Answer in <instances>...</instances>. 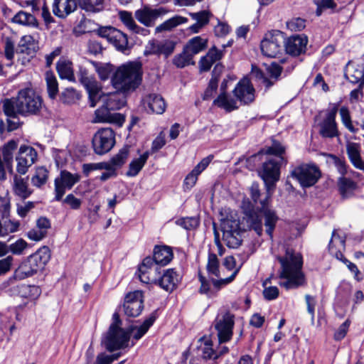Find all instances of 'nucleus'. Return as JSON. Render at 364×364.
I'll use <instances>...</instances> for the list:
<instances>
[{"mask_svg": "<svg viewBox=\"0 0 364 364\" xmlns=\"http://www.w3.org/2000/svg\"><path fill=\"white\" fill-rule=\"evenodd\" d=\"M145 164L139 158L134 159L129 165V170L126 175L129 177L136 176L142 169Z\"/></svg>", "mask_w": 364, "mask_h": 364, "instance_id": "62", "label": "nucleus"}, {"mask_svg": "<svg viewBox=\"0 0 364 364\" xmlns=\"http://www.w3.org/2000/svg\"><path fill=\"white\" fill-rule=\"evenodd\" d=\"M20 114H16V116H6V123H4L3 120L0 121V134L2 135L4 132L6 130L8 132L16 130L20 124V119L18 117Z\"/></svg>", "mask_w": 364, "mask_h": 364, "instance_id": "48", "label": "nucleus"}, {"mask_svg": "<svg viewBox=\"0 0 364 364\" xmlns=\"http://www.w3.org/2000/svg\"><path fill=\"white\" fill-rule=\"evenodd\" d=\"M42 97L31 87L19 90L16 97L2 101V109L6 116L23 117L38 114L43 107Z\"/></svg>", "mask_w": 364, "mask_h": 364, "instance_id": "3", "label": "nucleus"}, {"mask_svg": "<svg viewBox=\"0 0 364 364\" xmlns=\"http://www.w3.org/2000/svg\"><path fill=\"white\" fill-rule=\"evenodd\" d=\"M234 96L242 104L249 105L255 98V90L247 78L240 80L233 90Z\"/></svg>", "mask_w": 364, "mask_h": 364, "instance_id": "17", "label": "nucleus"}, {"mask_svg": "<svg viewBox=\"0 0 364 364\" xmlns=\"http://www.w3.org/2000/svg\"><path fill=\"white\" fill-rule=\"evenodd\" d=\"M79 80L88 93L90 107H95L101 98L102 87L100 85L88 70L83 67L80 68Z\"/></svg>", "mask_w": 364, "mask_h": 364, "instance_id": "11", "label": "nucleus"}, {"mask_svg": "<svg viewBox=\"0 0 364 364\" xmlns=\"http://www.w3.org/2000/svg\"><path fill=\"white\" fill-rule=\"evenodd\" d=\"M47 91L50 98L55 99L58 92V83L55 76L51 72L46 74Z\"/></svg>", "mask_w": 364, "mask_h": 364, "instance_id": "50", "label": "nucleus"}, {"mask_svg": "<svg viewBox=\"0 0 364 364\" xmlns=\"http://www.w3.org/2000/svg\"><path fill=\"white\" fill-rule=\"evenodd\" d=\"M188 21V19L186 17L176 15L172 18L165 21L163 23L156 26L155 28V33H161L163 31H171L175 27L186 23Z\"/></svg>", "mask_w": 364, "mask_h": 364, "instance_id": "41", "label": "nucleus"}, {"mask_svg": "<svg viewBox=\"0 0 364 364\" xmlns=\"http://www.w3.org/2000/svg\"><path fill=\"white\" fill-rule=\"evenodd\" d=\"M347 154L352 164L358 169L364 171V162L360 157V146L356 143L347 146Z\"/></svg>", "mask_w": 364, "mask_h": 364, "instance_id": "38", "label": "nucleus"}, {"mask_svg": "<svg viewBox=\"0 0 364 364\" xmlns=\"http://www.w3.org/2000/svg\"><path fill=\"white\" fill-rule=\"evenodd\" d=\"M36 47L35 40L31 36H23L20 39L16 50L12 40L7 38L5 41L4 55L6 58L11 61L14 59L15 51L17 54L26 55V57L18 59L22 65H26L35 56Z\"/></svg>", "mask_w": 364, "mask_h": 364, "instance_id": "7", "label": "nucleus"}, {"mask_svg": "<svg viewBox=\"0 0 364 364\" xmlns=\"http://www.w3.org/2000/svg\"><path fill=\"white\" fill-rule=\"evenodd\" d=\"M144 105L149 108V112L157 114H163L166 110V103L163 97L158 94L152 93L144 99Z\"/></svg>", "mask_w": 364, "mask_h": 364, "instance_id": "27", "label": "nucleus"}, {"mask_svg": "<svg viewBox=\"0 0 364 364\" xmlns=\"http://www.w3.org/2000/svg\"><path fill=\"white\" fill-rule=\"evenodd\" d=\"M38 154L34 148L31 146L22 145L18 149L16 161L17 162L16 171L24 175L37 160Z\"/></svg>", "mask_w": 364, "mask_h": 364, "instance_id": "14", "label": "nucleus"}, {"mask_svg": "<svg viewBox=\"0 0 364 364\" xmlns=\"http://www.w3.org/2000/svg\"><path fill=\"white\" fill-rule=\"evenodd\" d=\"M14 182V191L16 195L22 199H26L30 196L32 191L28 188V183L23 178L15 174Z\"/></svg>", "mask_w": 364, "mask_h": 364, "instance_id": "42", "label": "nucleus"}, {"mask_svg": "<svg viewBox=\"0 0 364 364\" xmlns=\"http://www.w3.org/2000/svg\"><path fill=\"white\" fill-rule=\"evenodd\" d=\"M166 13V11L164 8L150 9L149 7H144L136 11L135 18L144 26L151 27L155 24L156 19Z\"/></svg>", "mask_w": 364, "mask_h": 364, "instance_id": "22", "label": "nucleus"}, {"mask_svg": "<svg viewBox=\"0 0 364 364\" xmlns=\"http://www.w3.org/2000/svg\"><path fill=\"white\" fill-rule=\"evenodd\" d=\"M102 101L111 111L121 109L125 105L124 97L117 92L103 95L101 92V98L98 102Z\"/></svg>", "mask_w": 364, "mask_h": 364, "instance_id": "34", "label": "nucleus"}, {"mask_svg": "<svg viewBox=\"0 0 364 364\" xmlns=\"http://www.w3.org/2000/svg\"><path fill=\"white\" fill-rule=\"evenodd\" d=\"M115 144V134L111 128H103L98 130L92 140V148L97 155H103L109 152Z\"/></svg>", "mask_w": 364, "mask_h": 364, "instance_id": "12", "label": "nucleus"}, {"mask_svg": "<svg viewBox=\"0 0 364 364\" xmlns=\"http://www.w3.org/2000/svg\"><path fill=\"white\" fill-rule=\"evenodd\" d=\"M223 240L230 248H237L242 243L240 232L223 233Z\"/></svg>", "mask_w": 364, "mask_h": 364, "instance_id": "53", "label": "nucleus"}, {"mask_svg": "<svg viewBox=\"0 0 364 364\" xmlns=\"http://www.w3.org/2000/svg\"><path fill=\"white\" fill-rule=\"evenodd\" d=\"M250 196L255 204L257 205L259 202L260 206H257V210H255L250 203L244 202L242 204L244 213L242 221L249 230H253L257 235L260 236L263 232L262 219L264 218L265 220V218L261 213L262 205L260 202L262 200H259L260 191L258 183H253L250 188Z\"/></svg>", "mask_w": 364, "mask_h": 364, "instance_id": "6", "label": "nucleus"}, {"mask_svg": "<svg viewBox=\"0 0 364 364\" xmlns=\"http://www.w3.org/2000/svg\"><path fill=\"white\" fill-rule=\"evenodd\" d=\"M341 121L343 125L348 129L350 132L355 133L357 132V129H355L351 121V117L350 114V111L347 107H342L339 109Z\"/></svg>", "mask_w": 364, "mask_h": 364, "instance_id": "57", "label": "nucleus"}, {"mask_svg": "<svg viewBox=\"0 0 364 364\" xmlns=\"http://www.w3.org/2000/svg\"><path fill=\"white\" fill-rule=\"evenodd\" d=\"M175 47L176 43L171 40L151 39L146 45L144 53L145 55H163L167 58L173 53Z\"/></svg>", "mask_w": 364, "mask_h": 364, "instance_id": "15", "label": "nucleus"}, {"mask_svg": "<svg viewBox=\"0 0 364 364\" xmlns=\"http://www.w3.org/2000/svg\"><path fill=\"white\" fill-rule=\"evenodd\" d=\"M277 259L282 266L279 277L287 279L284 282H280L279 285L287 289L301 286L304 282V275L301 271L303 266L301 255L287 247L285 250V255L278 256Z\"/></svg>", "mask_w": 364, "mask_h": 364, "instance_id": "4", "label": "nucleus"}, {"mask_svg": "<svg viewBox=\"0 0 364 364\" xmlns=\"http://www.w3.org/2000/svg\"><path fill=\"white\" fill-rule=\"evenodd\" d=\"M157 318V311H153L140 326H131L127 331L122 328V321L118 313L112 316V322L102 340V343L109 352L124 348L132 333L133 338L140 339L154 324Z\"/></svg>", "mask_w": 364, "mask_h": 364, "instance_id": "2", "label": "nucleus"}, {"mask_svg": "<svg viewBox=\"0 0 364 364\" xmlns=\"http://www.w3.org/2000/svg\"><path fill=\"white\" fill-rule=\"evenodd\" d=\"M142 80L141 64L139 62H129L118 67L112 76V84L122 92L134 90Z\"/></svg>", "mask_w": 364, "mask_h": 364, "instance_id": "5", "label": "nucleus"}, {"mask_svg": "<svg viewBox=\"0 0 364 364\" xmlns=\"http://www.w3.org/2000/svg\"><path fill=\"white\" fill-rule=\"evenodd\" d=\"M189 16L193 20L205 26L209 23L211 14L209 11L203 10L199 12L189 13Z\"/></svg>", "mask_w": 364, "mask_h": 364, "instance_id": "61", "label": "nucleus"}, {"mask_svg": "<svg viewBox=\"0 0 364 364\" xmlns=\"http://www.w3.org/2000/svg\"><path fill=\"white\" fill-rule=\"evenodd\" d=\"M206 269L209 275L220 277L219 260L215 254L209 253Z\"/></svg>", "mask_w": 364, "mask_h": 364, "instance_id": "55", "label": "nucleus"}, {"mask_svg": "<svg viewBox=\"0 0 364 364\" xmlns=\"http://www.w3.org/2000/svg\"><path fill=\"white\" fill-rule=\"evenodd\" d=\"M129 153V146H126L122 148L119 152L114 156L111 160L110 163H109L112 167L115 168L117 167H121L123 164H125Z\"/></svg>", "mask_w": 364, "mask_h": 364, "instance_id": "52", "label": "nucleus"}, {"mask_svg": "<svg viewBox=\"0 0 364 364\" xmlns=\"http://www.w3.org/2000/svg\"><path fill=\"white\" fill-rule=\"evenodd\" d=\"M38 271L33 266L30 260L27 258L23 261L14 272L15 279L22 280L36 274Z\"/></svg>", "mask_w": 364, "mask_h": 364, "instance_id": "39", "label": "nucleus"}, {"mask_svg": "<svg viewBox=\"0 0 364 364\" xmlns=\"http://www.w3.org/2000/svg\"><path fill=\"white\" fill-rule=\"evenodd\" d=\"M346 239L337 234L334 230L332 232L331 239L328 245V250L330 254L335 257L337 259H343V250H345Z\"/></svg>", "mask_w": 364, "mask_h": 364, "instance_id": "29", "label": "nucleus"}, {"mask_svg": "<svg viewBox=\"0 0 364 364\" xmlns=\"http://www.w3.org/2000/svg\"><path fill=\"white\" fill-rule=\"evenodd\" d=\"M20 223L18 221H13L9 219L0 220V237H5L9 233L18 230Z\"/></svg>", "mask_w": 364, "mask_h": 364, "instance_id": "49", "label": "nucleus"}, {"mask_svg": "<svg viewBox=\"0 0 364 364\" xmlns=\"http://www.w3.org/2000/svg\"><path fill=\"white\" fill-rule=\"evenodd\" d=\"M207 44L208 40L206 38L195 36L188 41L183 48L193 57L204 50L207 48Z\"/></svg>", "mask_w": 364, "mask_h": 364, "instance_id": "36", "label": "nucleus"}, {"mask_svg": "<svg viewBox=\"0 0 364 364\" xmlns=\"http://www.w3.org/2000/svg\"><path fill=\"white\" fill-rule=\"evenodd\" d=\"M328 156L331 159V162L336 166L339 173L342 176H344L347 173V165L346 161L333 154H328Z\"/></svg>", "mask_w": 364, "mask_h": 364, "instance_id": "63", "label": "nucleus"}, {"mask_svg": "<svg viewBox=\"0 0 364 364\" xmlns=\"http://www.w3.org/2000/svg\"><path fill=\"white\" fill-rule=\"evenodd\" d=\"M57 72L62 79H67L69 81H74L75 76L71 61L60 58L56 64Z\"/></svg>", "mask_w": 364, "mask_h": 364, "instance_id": "37", "label": "nucleus"}, {"mask_svg": "<svg viewBox=\"0 0 364 364\" xmlns=\"http://www.w3.org/2000/svg\"><path fill=\"white\" fill-rule=\"evenodd\" d=\"M17 147L18 142L12 139L2 146L1 152H0L3 158L2 161L4 162L6 168L11 173H13L14 153L17 149Z\"/></svg>", "mask_w": 364, "mask_h": 364, "instance_id": "33", "label": "nucleus"}, {"mask_svg": "<svg viewBox=\"0 0 364 364\" xmlns=\"http://www.w3.org/2000/svg\"><path fill=\"white\" fill-rule=\"evenodd\" d=\"M211 159L212 157L210 156L204 158L193 168V169L186 176L184 179V188L191 189L196 185L198 176L208 167Z\"/></svg>", "mask_w": 364, "mask_h": 364, "instance_id": "25", "label": "nucleus"}, {"mask_svg": "<svg viewBox=\"0 0 364 364\" xmlns=\"http://www.w3.org/2000/svg\"><path fill=\"white\" fill-rule=\"evenodd\" d=\"M193 57L183 48L181 53L176 55L173 58V63L177 68H182L190 64L193 65L194 62L193 61Z\"/></svg>", "mask_w": 364, "mask_h": 364, "instance_id": "54", "label": "nucleus"}, {"mask_svg": "<svg viewBox=\"0 0 364 364\" xmlns=\"http://www.w3.org/2000/svg\"><path fill=\"white\" fill-rule=\"evenodd\" d=\"M288 161L286 158H268L266 157L258 173L264 181L267 195L265 199L262 200L261 213L265 218L266 233L271 239L273 237V232L278 221V216L274 210L269 208V200L272 196V191L275 188L276 183L280 178V169L283 165H287Z\"/></svg>", "mask_w": 364, "mask_h": 364, "instance_id": "1", "label": "nucleus"}, {"mask_svg": "<svg viewBox=\"0 0 364 364\" xmlns=\"http://www.w3.org/2000/svg\"><path fill=\"white\" fill-rule=\"evenodd\" d=\"M286 151V148L277 140H272V144L271 146L267 147L265 151L263 150L259 151L257 154L252 155L250 157V160H255L260 156L264 155L265 154L267 155L266 157L268 158H285L284 154Z\"/></svg>", "mask_w": 364, "mask_h": 364, "instance_id": "31", "label": "nucleus"}, {"mask_svg": "<svg viewBox=\"0 0 364 364\" xmlns=\"http://www.w3.org/2000/svg\"><path fill=\"white\" fill-rule=\"evenodd\" d=\"M90 63L93 65L102 80H107L113 71V66L111 64H103L93 60H90Z\"/></svg>", "mask_w": 364, "mask_h": 364, "instance_id": "51", "label": "nucleus"}, {"mask_svg": "<svg viewBox=\"0 0 364 364\" xmlns=\"http://www.w3.org/2000/svg\"><path fill=\"white\" fill-rule=\"evenodd\" d=\"M48 177V171L44 167H39L36 169L34 176L31 178V183L36 187L44 185Z\"/></svg>", "mask_w": 364, "mask_h": 364, "instance_id": "56", "label": "nucleus"}, {"mask_svg": "<svg viewBox=\"0 0 364 364\" xmlns=\"http://www.w3.org/2000/svg\"><path fill=\"white\" fill-rule=\"evenodd\" d=\"M158 266V264H155L154 257H145L138 269L140 281L146 284L154 282L152 272L154 271V273H158L159 275L161 274Z\"/></svg>", "mask_w": 364, "mask_h": 364, "instance_id": "23", "label": "nucleus"}, {"mask_svg": "<svg viewBox=\"0 0 364 364\" xmlns=\"http://www.w3.org/2000/svg\"><path fill=\"white\" fill-rule=\"evenodd\" d=\"M214 104L219 107L225 109L228 112L232 111L237 108L236 101L228 96L225 92L221 93L215 100Z\"/></svg>", "mask_w": 364, "mask_h": 364, "instance_id": "46", "label": "nucleus"}, {"mask_svg": "<svg viewBox=\"0 0 364 364\" xmlns=\"http://www.w3.org/2000/svg\"><path fill=\"white\" fill-rule=\"evenodd\" d=\"M155 284L166 291L171 292L177 287L181 280L180 275L174 269H167L158 279L153 277Z\"/></svg>", "mask_w": 364, "mask_h": 364, "instance_id": "18", "label": "nucleus"}, {"mask_svg": "<svg viewBox=\"0 0 364 364\" xmlns=\"http://www.w3.org/2000/svg\"><path fill=\"white\" fill-rule=\"evenodd\" d=\"M267 70L269 75L274 80V81L266 77L260 70H256L255 73L257 78L262 80V82L265 86L266 89H269L274 84V82L278 80L282 73V68L278 63H272L268 66Z\"/></svg>", "mask_w": 364, "mask_h": 364, "instance_id": "26", "label": "nucleus"}, {"mask_svg": "<svg viewBox=\"0 0 364 364\" xmlns=\"http://www.w3.org/2000/svg\"><path fill=\"white\" fill-rule=\"evenodd\" d=\"M112 36L109 43H112L117 50L123 53L129 50L128 38L125 33L116 28Z\"/></svg>", "mask_w": 364, "mask_h": 364, "instance_id": "40", "label": "nucleus"}, {"mask_svg": "<svg viewBox=\"0 0 364 364\" xmlns=\"http://www.w3.org/2000/svg\"><path fill=\"white\" fill-rule=\"evenodd\" d=\"M337 185L338 191L343 199L352 197L357 188V184L355 181L344 176L338 178Z\"/></svg>", "mask_w": 364, "mask_h": 364, "instance_id": "35", "label": "nucleus"}, {"mask_svg": "<svg viewBox=\"0 0 364 364\" xmlns=\"http://www.w3.org/2000/svg\"><path fill=\"white\" fill-rule=\"evenodd\" d=\"M285 37L284 33L274 30L265 34L261 41L260 48L264 55L276 58L284 48Z\"/></svg>", "mask_w": 364, "mask_h": 364, "instance_id": "9", "label": "nucleus"}, {"mask_svg": "<svg viewBox=\"0 0 364 364\" xmlns=\"http://www.w3.org/2000/svg\"><path fill=\"white\" fill-rule=\"evenodd\" d=\"M291 176L302 188H309L317 183L321 172L315 164H301L292 169Z\"/></svg>", "mask_w": 364, "mask_h": 364, "instance_id": "8", "label": "nucleus"}, {"mask_svg": "<svg viewBox=\"0 0 364 364\" xmlns=\"http://www.w3.org/2000/svg\"><path fill=\"white\" fill-rule=\"evenodd\" d=\"M234 316L229 312L225 313L215 324L220 343L230 341L232 336Z\"/></svg>", "mask_w": 364, "mask_h": 364, "instance_id": "19", "label": "nucleus"}, {"mask_svg": "<svg viewBox=\"0 0 364 364\" xmlns=\"http://www.w3.org/2000/svg\"><path fill=\"white\" fill-rule=\"evenodd\" d=\"M78 4L86 12L98 13L104 9L105 0H78Z\"/></svg>", "mask_w": 364, "mask_h": 364, "instance_id": "45", "label": "nucleus"}, {"mask_svg": "<svg viewBox=\"0 0 364 364\" xmlns=\"http://www.w3.org/2000/svg\"><path fill=\"white\" fill-rule=\"evenodd\" d=\"M338 103H329L325 110V117L319 123V134L325 138H333L339 135L336 117L338 111Z\"/></svg>", "mask_w": 364, "mask_h": 364, "instance_id": "10", "label": "nucleus"}, {"mask_svg": "<svg viewBox=\"0 0 364 364\" xmlns=\"http://www.w3.org/2000/svg\"><path fill=\"white\" fill-rule=\"evenodd\" d=\"M119 14L122 21L130 31L136 33H144V32L147 31L146 29L136 24L131 13L124 11H121Z\"/></svg>", "mask_w": 364, "mask_h": 364, "instance_id": "47", "label": "nucleus"}, {"mask_svg": "<svg viewBox=\"0 0 364 364\" xmlns=\"http://www.w3.org/2000/svg\"><path fill=\"white\" fill-rule=\"evenodd\" d=\"M154 259L155 264L160 266L167 265L173 259L172 249L166 245H156L154 250Z\"/></svg>", "mask_w": 364, "mask_h": 364, "instance_id": "32", "label": "nucleus"}, {"mask_svg": "<svg viewBox=\"0 0 364 364\" xmlns=\"http://www.w3.org/2000/svg\"><path fill=\"white\" fill-rule=\"evenodd\" d=\"M268 283H270V279H267L263 283V286L264 287V289L263 290V296L265 299H267L268 301H271V300H274L278 297L279 289L275 286L266 287V285Z\"/></svg>", "mask_w": 364, "mask_h": 364, "instance_id": "60", "label": "nucleus"}, {"mask_svg": "<svg viewBox=\"0 0 364 364\" xmlns=\"http://www.w3.org/2000/svg\"><path fill=\"white\" fill-rule=\"evenodd\" d=\"M77 7L75 0H54L53 3V13L60 18H65Z\"/></svg>", "mask_w": 364, "mask_h": 364, "instance_id": "24", "label": "nucleus"}, {"mask_svg": "<svg viewBox=\"0 0 364 364\" xmlns=\"http://www.w3.org/2000/svg\"><path fill=\"white\" fill-rule=\"evenodd\" d=\"M80 179L77 173H72L66 170L60 171L55 179V200L60 201L67 190H70Z\"/></svg>", "mask_w": 364, "mask_h": 364, "instance_id": "13", "label": "nucleus"}, {"mask_svg": "<svg viewBox=\"0 0 364 364\" xmlns=\"http://www.w3.org/2000/svg\"><path fill=\"white\" fill-rule=\"evenodd\" d=\"M124 314L129 317L139 316L144 309L143 292L136 290L128 293L123 304Z\"/></svg>", "mask_w": 364, "mask_h": 364, "instance_id": "16", "label": "nucleus"}, {"mask_svg": "<svg viewBox=\"0 0 364 364\" xmlns=\"http://www.w3.org/2000/svg\"><path fill=\"white\" fill-rule=\"evenodd\" d=\"M13 22L33 28H37L38 26V23L36 17L31 14L23 11L18 12L14 16Z\"/></svg>", "mask_w": 364, "mask_h": 364, "instance_id": "43", "label": "nucleus"}, {"mask_svg": "<svg viewBox=\"0 0 364 364\" xmlns=\"http://www.w3.org/2000/svg\"><path fill=\"white\" fill-rule=\"evenodd\" d=\"M94 122L114 123L121 127L125 122V117L117 112L112 111L103 103L102 105L95 110Z\"/></svg>", "mask_w": 364, "mask_h": 364, "instance_id": "21", "label": "nucleus"}, {"mask_svg": "<svg viewBox=\"0 0 364 364\" xmlns=\"http://www.w3.org/2000/svg\"><path fill=\"white\" fill-rule=\"evenodd\" d=\"M79 97L77 92L73 88H66L61 94V100L63 103H73Z\"/></svg>", "mask_w": 364, "mask_h": 364, "instance_id": "64", "label": "nucleus"}, {"mask_svg": "<svg viewBox=\"0 0 364 364\" xmlns=\"http://www.w3.org/2000/svg\"><path fill=\"white\" fill-rule=\"evenodd\" d=\"M223 233L240 232V223L232 218L225 219L221 224Z\"/></svg>", "mask_w": 364, "mask_h": 364, "instance_id": "58", "label": "nucleus"}, {"mask_svg": "<svg viewBox=\"0 0 364 364\" xmlns=\"http://www.w3.org/2000/svg\"><path fill=\"white\" fill-rule=\"evenodd\" d=\"M50 250L46 246L42 247L35 253L28 257V259L30 260L33 266L36 269L38 272L43 269L46 264L50 260Z\"/></svg>", "mask_w": 364, "mask_h": 364, "instance_id": "28", "label": "nucleus"}, {"mask_svg": "<svg viewBox=\"0 0 364 364\" xmlns=\"http://www.w3.org/2000/svg\"><path fill=\"white\" fill-rule=\"evenodd\" d=\"M308 38L306 36L294 35L284 40V48L287 53L292 56H298L305 53Z\"/></svg>", "mask_w": 364, "mask_h": 364, "instance_id": "20", "label": "nucleus"}, {"mask_svg": "<svg viewBox=\"0 0 364 364\" xmlns=\"http://www.w3.org/2000/svg\"><path fill=\"white\" fill-rule=\"evenodd\" d=\"M178 225L181 226L186 230H193L199 225V220L196 217L182 218L176 221Z\"/></svg>", "mask_w": 364, "mask_h": 364, "instance_id": "59", "label": "nucleus"}, {"mask_svg": "<svg viewBox=\"0 0 364 364\" xmlns=\"http://www.w3.org/2000/svg\"><path fill=\"white\" fill-rule=\"evenodd\" d=\"M345 77L353 84L364 85V68L358 65L348 68Z\"/></svg>", "mask_w": 364, "mask_h": 364, "instance_id": "44", "label": "nucleus"}, {"mask_svg": "<svg viewBox=\"0 0 364 364\" xmlns=\"http://www.w3.org/2000/svg\"><path fill=\"white\" fill-rule=\"evenodd\" d=\"M223 55L221 50H218L215 46L209 49L205 56H203L199 62V68L201 72L208 71L212 65L220 60Z\"/></svg>", "mask_w": 364, "mask_h": 364, "instance_id": "30", "label": "nucleus"}]
</instances>
